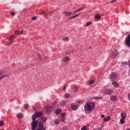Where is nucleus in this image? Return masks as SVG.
Returning <instances> with one entry per match:
<instances>
[{
  "label": "nucleus",
  "instance_id": "nucleus-53",
  "mask_svg": "<svg viewBox=\"0 0 130 130\" xmlns=\"http://www.w3.org/2000/svg\"><path fill=\"white\" fill-rule=\"evenodd\" d=\"M129 68H130V60H129Z\"/></svg>",
  "mask_w": 130,
  "mask_h": 130
},
{
  "label": "nucleus",
  "instance_id": "nucleus-37",
  "mask_svg": "<svg viewBox=\"0 0 130 130\" xmlns=\"http://www.w3.org/2000/svg\"><path fill=\"white\" fill-rule=\"evenodd\" d=\"M65 97H66V98H69V97H70V94H69V93H66V94H65Z\"/></svg>",
  "mask_w": 130,
  "mask_h": 130
},
{
  "label": "nucleus",
  "instance_id": "nucleus-46",
  "mask_svg": "<svg viewBox=\"0 0 130 130\" xmlns=\"http://www.w3.org/2000/svg\"><path fill=\"white\" fill-rule=\"evenodd\" d=\"M67 89V86H64L63 87V90H66Z\"/></svg>",
  "mask_w": 130,
  "mask_h": 130
},
{
  "label": "nucleus",
  "instance_id": "nucleus-48",
  "mask_svg": "<svg viewBox=\"0 0 130 130\" xmlns=\"http://www.w3.org/2000/svg\"><path fill=\"white\" fill-rule=\"evenodd\" d=\"M51 13H53V11L48 12L47 14L48 15L49 14H51Z\"/></svg>",
  "mask_w": 130,
  "mask_h": 130
},
{
  "label": "nucleus",
  "instance_id": "nucleus-28",
  "mask_svg": "<svg viewBox=\"0 0 130 130\" xmlns=\"http://www.w3.org/2000/svg\"><path fill=\"white\" fill-rule=\"evenodd\" d=\"M89 85H92V84H94V80H90L89 82H88Z\"/></svg>",
  "mask_w": 130,
  "mask_h": 130
},
{
  "label": "nucleus",
  "instance_id": "nucleus-26",
  "mask_svg": "<svg viewBox=\"0 0 130 130\" xmlns=\"http://www.w3.org/2000/svg\"><path fill=\"white\" fill-rule=\"evenodd\" d=\"M55 124H59V120H58V119H56L55 120Z\"/></svg>",
  "mask_w": 130,
  "mask_h": 130
},
{
  "label": "nucleus",
  "instance_id": "nucleus-16",
  "mask_svg": "<svg viewBox=\"0 0 130 130\" xmlns=\"http://www.w3.org/2000/svg\"><path fill=\"white\" fill-rule=\"evenodd\" d=\"M120 122L121 124H123L125 123V118H121L120 119Z\"/></svg>",
  "mask_w": 130,
  "mask_h": 130
},
{
  "label": "nucleus",
  "instance_id": "nucleus-49",
  "mask_svg": "<svg viewBox=\"0 0 130 130\" xmlns=\"http://www.w3.org/2000/svg\"><path fill=\"white\" fill-rule=\"evenodd\" d=\"M115 2V0L111 1L110 3L112 4V3H114Z\"/></svg>",
  "mask_w": 130,
  "mask_h": 130
},
{
  "label": "nucleus",
  "instance_id": "nucleus-55",
  "mask_svg": "<svg viewBox=\"0 0 130 130\" xmlns=\"http://www.w3.org/2000/svg\"><path fill=\"white\" fill-rule=\"evenodd\" d=\"M0 130H4V129H0Z\"/></svg>",
  "mask_w": 130,
  "mask_h": 130
},
{
  "label": "nucleus",
  "instance_id": "nucleus-32",
  "mask_svg": "<svg viewBox=\"0 0 130 130\" xmlns=\"http://www.w3.org/2000/svg\"><path fill=\"white\" fill-rule=\"evenodd\" d=\"M24 107L25 109H27V108H28V107H29V105L25 104L24 105Z\"/></svg>",
  "mask_w": 130,
  "mask_h": 130
},
{
  "label": "nucleus",
  "instance_id": "nucleus-34",
  "mask_svg": "<svg viewBox=\"0 0 130 130\" xmlns=\"http://www.w3.org/2000/svg\"><path fill=\"white\" fill-rule=\"evenodd\" d=\"M4 125V121L3 120L0 121V126H3Z\"/></svg>",
  "mask_w": 130,
  "mask_h": 130
},
{
  "label": "nucleus",
  "instance_id": "nucleus-33",
  "mask_svg": "<svg viewBox=\"0 0 130 130\" xmlns=\"http://www.w3.org/2000/svg\"><path fill=\"white\" fill-rule=\"evenodd\" d=\"M81 130H88V129H87L86 126H84L82 128H81Z\"/></svg>",
  "mask_w": 130,
  "mask_h": 130
},
{
  "label": "nucleus",
  "instance_id": "nucleus-9",
  "mask_svg": "<svg viewBox=\"0 0 130 130\" xmlns=\"http://www.w3.org/2000/svg\"><path fill=\"white\" fill-rule=\"evenodd\" d=\"M63 62H67V61H69L70 60V57L66 56L63 57L62 59Z\"/></svg>",
  "mask_w": 130,
  "mask_h": 130
},
{
  "label": "nucleus",
  "instance_id": "nucleus-44",
  "mask_svg": "<svg viewBox=\"0 0 130 130\" xmlns=\"http://www.w3.org/2000/svg\"><path fill=\"white\" fill-rule=\"evenodd\" d=\"M74 88L76 91H78V86H75Z\"/></svg>",
  "mask_w": 130,
  "mask_h": 130
},
{
  "label": "nucleus",
  "instance_id": "nucleus-39",
  "mask_svg": "<svg viewBox=\"0 0 130 130\" xmlns=\"http://www.w3.org/2000/svg\"><path fill=\"white\" fill-rule=\"evenodd\" d=\"M61 120L62 121H64V120H66V117H62V118H61Z\"/></svg>",
  "mask_w": 130,
  "mask_h": 130
},
{
  "label": "nucleus",
  "instance_id": "nucleus-12",
  "mask_svg": "<svg viewBox=\"0 0 130 130\" xmlns=\"http://www.w3.org/2000/svg\"><path fill=\"white\" fill-rule=\"evenodd\" d=\"M121 116L122 118H125L126 117V113L125 112H122L121 113Z\"/></svg>",
  "mask_w": 130,
  "mask_h": 130
},
{
  "label": "nucleus",
  "instance_id": "nucleus-42",
  "mask_svg": "<svg viewBox=\"0 0 130 130\" xmlns=\"http://www.w3.org/2000/svg\"><path fill=\"white\" fill-rule=\"evenodd\" d=\"M61 115L62 117H64V115H66V113H61Z\"/></svg>",
  "mask_w": 130,
  "mask_h": 130
},
{
  "label": "nucleus",
  "instance_id": "nucleus-51",
  "mask_svg": "<svg viewBox=\"0 0 130 130\" xmlns=\"http://www.w3.org/2000/svg\"><path fill=\"white\" fill-rule=\"evenodd\" d=\"M56 103V102H53V105H55V104Z\"/></svg>",
  "mask_w": 130,
  "mask_h": 130
},
{
  "label": "nucleus",
  "instance_id": "nucleus-29",
  "mask_svg": "<svg viewBox=\"0 0 130 130\" xmlns=\"http://www.w3.org/2000/svg\"><path fill=\"white\" fill-rule=\"evenodd\" d=\"M90 24H91V22H87L85 24V27H88V26H90Z\"/></svg>",
  "mask_w": 130,
  "mask_h": 130
},
{
  "label": "nucleus",
  "instance_id": "nucleus-19",
  "mask_svg": "<svg viewBox=\"0 0 130 130\" xmlns=\"http://www.w3.org/2000/svg\"><path fill=\"white\" fill-rule=\"evenodd\" d=\"M94 18H95L96 20H100V19H101V16L99 15H95L94 16Z\"/></svg>",
  "mask_w": 130,
  "mask_h": 130
},
{
  "label": "nucleus",
  "instance_id": "nucleus-40",
  "mask_svg": "<svg viewBox=\"0 0 130 130\" xmlns=\"http://www.w3.org/2000/svg\"><path fill=\"white\" fill-rule=\"evenodd\" d=\"M43 15L44 16H47V13H46L45 12H43Z\"/></svg>",
  "mask_w": 130,
  "mask_h": 130
},
{
  "label": "nucleus",
  "instance_id": "nucleus-10",
  "mask_svg": "<svg viewBox=\"0 0 130 130\" xmlns=\"http://www.w3.org/2000/svg\"><path fill=\"white\" fill-rule=\"evenodd\" d=\"M82 13H79L77 15H74V16H71L70 17H69L68 19L69 20H72V19H74L75 18H77V17H79V16H80V15H81Z\"/></svg>",
  "mask_w": 130,
  "mask_h": 130
},
{
  "label": "nucleus",
  "instance_id": "nucleus-45",
  "mask_svg": "<svg viewBox=\"0 0 130 130\" xmlns=\"http://www.w3.org/2000/svg\"><path fill=\"white\" fill-rule=\"evenodd\" d=\"M39 59H42V58H41V56H40V54L38 55Z\"/></svg>",
  "mask_w": 130,
  "mask_h": 130
},
{
  "label": "nucleus",
  "instance_id": "nucleus-18",
  "mask_svg": "<svg viewBox=\"0 0 130 130\" xmlns=\"http://www.w3.org/2000/svg\"><path fill=\"white\" fill-rule=\"evenodd\" d=\"M111 118H110V116H108L107 117H106L104 119V121L106 122V121H109L110 120Z\"/></svg>",
  "mask_w": 130,
  "mask_h": 130
},
{
  "label": "nucleus",
  "instance_id": "nucleus-38",
  "mask_svg": "<svg viewBox=\"0 0 130 130\" xmlns=\"http://www.w3.org/2000/svg\"><path fill=\"white\" fill-rule=\"evenodd\" d=\"M10 14H11V16H15V15H16V13H15L14 12H11L10 13Z\"/></svg>",
  "mask_w": 130,
  "mask_h": 130
},
{
  "label": "nucleus",
  "instance_id": "nucleus-1",
  "mask_svg": "<svg viewBox=\"0 0 130 130\" xmlns=\"http://www.w3.org/2000/svg\"><path fill=\"white\" fill-rule=\"evenodd\" d=\"M84 109L86 111H94L95 110V103L93 102L87 103L84 106Z\"/></svg>",
  "mask_w": 130,
  "mask_h": 130
},
{
  "label": "nucleus",
  "instance_id": "nucleus-47",
  "mask_svg": "<svg viewBox=\"0 0 130 130\" xmlns=\"http://www.w3.org/2000/svg\"><path fill=\"white\" fill-rule=\"evenodd\" d=\"M128 99L130 101V93L128 95Z\"/></svg>",
  "mask_w": 130,
  "mask_h": 130
},
{
  "label": "nucleus",
  "instance_id": "nucleus-7",
  "mask_svg": "<svg viewBox=\"0 0 130 130\" xmlns=\"http://www.w3.org/2000/svg\"><path fill=\"white\" fill-rule=\"evenodd\" d=\"M117 76V74L115 72H112L110 75V77L111 79H114L115 78H116Z\"/></svg>",
  "mask_w": 130,
  "mask_h": 130
},
{
  "label": "nucleus",
  "instance_id": "nucleus-23",
  "mask_svg": "<svg viewBox=\"0 0 130 130\" xmlns=\"http://www.w3.org/2000/svg\"><path fill=\"white\" fill-rule=\"evenodd\" d=\"M41 121H43V122H45L46 121V118H45L44 117H42L41 118Z\"/></svg>",
  "mask_w": 130,
  "mask_h": 130
},
{
  "label": "nucleus",
  "instance_id": "nucleus-30",
  "mask_svg": "<svg viewBox=\"0 0 130 130\" xmlns=\"http://www.w3.org/2000/svg\"><path fill=\"white\" fill-rule=\"evenodd\" d=\"M62 40H64V41H68V40H69V38H67V37L63 38Z\"/></svg>",
  "mask_w": 130,
  "mask_h": 130
},
{
  "label": "nucleus",
  "instance_id": "nucleus-22",
  "mask_svg": "<svg viewBox=\"0 0 130 130\" xmlns=\"http://www.w3.org/2000/svg\"><path fill=\"white\" fill-rule=\"evenodd\" d=\"M18 118H23V114L19 113L17 116Z\"/></svg>",
  "mask_w": 130,
  "mask_h": 130
},
{
  "label": "nucleus",
  "instance_id": "nucleus-35",
  "mask_svg": "<svg viewBox=\"0 0 130 130\" xmlns=\"http://www.w3.org/2000/svg\"><path fill=\"white\" fill-rule=\"evenodd\" d=\"M61 105L62 106L63 105H66V102L64 101H62L61 103Z\"/></svg>",
  "mask_w": 130,
  "mask_h": 130
},
{
  "label": "nucleus",
  "instance_id": "nucleus-27",
  "mask_svg": "<svg viewBox=\"0 0 130 130\" xmlns=\"http://www.w3.org/2000/svg\"><path fill=\"white\" fill-rule=\"evenodd\" d=\"M5 74V71L4 70H0V76Z\"/></svg>",
  "mask_w": 130,
  "mask_h": 130
},
{
  "label": "nucleus",
  "instance_id": "nucleus-15",
  "mask_svg": "<svg viewBox=\"0 0 130 130\" xmlns=\"http://www.w3.org/2000/svg\"><path fill=\"white\" fill-rule=\"evenodd\" d=\"M60 112H61V109H57L56 110L55 113V114H56L57 115H58L59 113H60Z\"/></svg>",
  "mask_w": 130,
  "mask_h": 130
},
{
  "label": "nucleus",
  "instance_id": "nucleus-2",
  "mask_svg": "<svg viewBox=\"0 0 130 130\" xmlns=\"http://www.w3.org/2000/svg\"><path fill=\"white\" fill-rule=\"evenodd\" d=\"M36 117L37 116L36 115H32V122H31V129L35 130L36 129V127H37V125L38 124L37 120H36Z\"/></svg>",
  "mask_w": 130,
  "mask_h": 130
},
{
  "label": "nucleus",
  "instance_id": "nucleus-43",
  "mask_svg": "<svg viewBox=\"0 0 130 130\" xmlns=\"http://www.w3.org/2000/svg\"><path fill=\"white\" fill-rule=\"evenodd\" d=\"M101 117H102V118H104L105 117V115L104 114L101 115Z\"/></svg>",
  "mask_w": 130,
  "mask_h": 130
},
{
  "label": "nucleus",
  "instance_id": "nucleus-6",
  "mask_svg": "<svg viewBox=\"0 0 130 130\" xmlns=\"http://www.w3.org/2000/svg\"><path fill=\"white\" fill-rule=\"evenodd\" d=\"M44 111H45L46 113H50V112H51V107L49 106L46 107L44 109Z\"/></svg>",
  "mask_w": 130,
  "mask_h": 130
},
{
  "label": "nucleus",
  "instance_id": "nucleus-41",
  "mask_svg": "<svg viewBox=\"0 0 130 130\" xmlns=\"http://www.w3.org/2000/svg\"><path fill=\"white\" fill-rule=\"evenodd\" d=\"M94 99H102V97H95L94 98Z\"/></svg>",
  "mask_w": 130,
  "mask_h": 130
},
{
  "label": "nucleus",
  "instance_id": "nucleus-5",
  "mask_svg": "<svg viewBox=\"0 0 130 130\" xmlns=\"http://www.w3.org/2000/svg\"><path fill=\"white\" fill-rule=\"evenodd\" d=\"M14 39H15V37H14V36H10L9 38L8 44L9 45H12V44H13V42L14 41Z\"/></svg>",
  "mask_w": 130,
  "mask_h": 130
},
{
  "label": "nucleus",
  "instance_id": "nucleus-31",
  "mask_svg": "<svg viewBox=\"0 0 130 130\" xmlns=\"http://www.w3.org/2000/svg\"><path fill=\"white\" fill-rule=\"evenodd\" d=\"M37 19V17L36 16H34L31 18V20L32 21H35V20Z\"/></svg>",
  "mask_w": 130,
  "mask_h": 130
},
{
  "label": "nucleus",
  "instance_id": "nucleus-52",
  "mask_svg": "<svg viewBox=\"0 0 130 130\" xmlns=\"http://www.w3.org/2000/svg\"><path fill=\"white\" fill-rule=\"evenodd\" d=\"M63 130H67V127L63 128Z\"/></svg>",
  "mask_w": 130,
  "mask_h": 130
},
{
  "label": "nucleus",
  "instance_id": "nucleus-21",
  "mask_svg": "<svg viewBox=\"0 0 130 130\" xmlns=\"http://www.w3.org/2000/svg\"><path fill=\"white\" fill-rule=\"evenodd\" d=\"M71 108L73 110H76L77 109V106L75 105H72Z\"/></svg>",
  "mask_w": 130,
  "mask_h": 130
},
{
  "label": "nucleus",
  "instance_id": "nucleus-17",
  "mask_svg": "<svg viewBox=\"0 0 130 130\" xmlns=\"http://www.w3.org/2000/svg\"><path fill=\"white\" fill-rule=\"evenodd\" d=\"M83 10H84V7H82V8H80L76 10V11H74L73 13H74V14H76V13H77V12H80L81 11H83Z\"/></svg>",
  "mask_w": 130,
  "mask_h": 130
},
{
  "label": "nucleus",
  "instance_id": "nucleus-25",
  "mask_svg": "<svg viewBox=\"0 0 130 130\" xmlns=\"http://www.w3.org/2000/svg\"><path fill=\"white\" fill-rule=\"evenodd\" d=\"M9 76H10V75H5L4 76H3L0 77V80H2V79H4V78H6L7 77H9Z\"/></svg>",
  "mask_w": 130,
  "mask_h": 130
},
{
  "label": "nucleus",
  "instance_id": "nucleus-24",
  "mask_svg": "<svg viewBox=\"0 0 130 130\" xmlns=\"http://www.w3.org/2000/svg\"><path fill=\"white\" fill-rule=\"evenodd\" d=\"M9 76H10V75H5L4 76H3L0 77V80H2V79H4V78H6L7 77H9Z\"/></svg>",
  "mask_w": 130,
  "mask_h": 130
},
{
  "label": "nucleus",
  "instance_id": "nucleus-36",
  "mask_svg": "<svg viewBox=\"0 0 130 130\" xmlns=\"http://www.w3.org/2000/svg\"><path fill=\"white\" fill-rule=\"evenodd\" d=\"M122 64L124 65V66L125 65V64H126V66H128L129 64L127 62H124L122 63Z\"/></svg>",
  "mask_w": 130,
  "mask_h": 130
},
{
  "label": "nucleus",
  "instance_id": "nucleus-14",
  "mask_svg": "<svg viewBox=\"0 0 130 130\" xmlns=\"http://www.w3.org/2000/svg\"><path fill=\"white\" fill-rule=\"evenodd\" d=\"M112 85L114 87H116V88H118L119 87V84L117 82H112Z\"/></svg>",
  "mask_w": 130,
  "mask_h": 130
},
{
  "label": "nucleus",
  "instance_id": "nucleus-50",
  "mask_svg": "<svg viewBox=\"0 0 130 130\" xmlns=\"http://www.w3.org/2000/svg\"><path fill=\"white\" fill-rule=\"evenodd\" d=\"M39 14L40 15H43V12H40Z\"/></svg>",
  "mask_w": 130,
  "mask_h": 130
},
{
  "label": "nucleus",
  "instance_id": "nucleus-13",
  "mask_svg": "<svg viewBox=\"0 0 130 130\" xmlns=\"http://www.w3.org/2000/svg\"><path fill=\"white\" fill-rule=\"evenodd\" d=\"M117 100V96H114V95H112L111 96V101H116Z\"/></svg>",
  "mask_w": 130,
  "mask_h": 130
},
{
  "label": "nucleus",
  "instance_id": "nucleus-20",
  "mask_svg": "<svg viewBox=\"0 0 130 130\" xmlns=\"http://www.w3.org/2000/svg\"><path fill=\"white\" fill-rule=\"evenodd\" d=\"M15 34H16V35H20V34H23V30L16 31H15Z\"/></svg>",
  "mask_w": 130,
  "mask_h": 130
},
{
  "label": "nucleus",
  "instance_id": "nucleus-4",
  "mask_svg": "<svg viewBox=\"0 0 130 130\" xmlns=\"http://www.w3.org/2000/svg\"><path fill=\"white\" fill-rule=\"evenodd\" d=\"M118 54V51H117V50H114L112 52L110 56L112 57V58H115V57H116Z\"/></svg>",
  "mask_w": 130,
  "mask_h": 130
},
{
  "label": "nucleus",
  "instance_id": "nucleus-11",
  "mask_svg": "<svg viewBox=\"0 0 130 130\" xmlns=\"http://www.w3.org/2000/svg\"><path fill=\"white\" fill-rule=\"evenodd\" d=\"M36 115L37 117H40V116H42V115H43V114L41 112H38L36 113Z\"/></svg>",
  "mask_w": 130,
  "mask_h": 130
},
{
  "label": "nucleus",
  "instance_id": "nucleus-54",
  "mask_svg": "<svg viewBox=\"0 0 130 130\" xmlns=\"http://www.w3.org/2000/svg\"><path fill=\"white\" fill-rule=\"evenodd\" d=\"M126 130H130V128L127 129H126Z\"/></svg>",
  "mask_w": 130,
  "mask_h": 130
},
{
  "label": "nucleus",
  "instance_id": "nucleus-3",
  "mask_svg": "<svg viewBox=\"0 0 130 130\" xmlns=\"http://www.w3.org/2000/svg\"><path fill=\"white\" fill-rule=\"evenodd\" d=\"M63 14L65 17H69L70 16L75 15V13H74V12H72V11H70V12L65 11V12H63Z\"/></svg>",
  "mask_w": 130,
  "mask_h": 130
},
{
  "label": "nucleus",
  "instance_id": "nucleus-8",
  "mask_svg": "<svg viewBox=\"0 0 130 130\" xmlns=\"http://www.w3.org/2000/svg\"><path fill=\"white\" fill-rule=\"evenodd\" d=\"M112 93H113V90L111 89H108L106 90L105 92V94L106 95H109L110 94H112Z\"/></svg>",
  "mask_w": 130,
  "mask_h": 130
}]
</instances>
